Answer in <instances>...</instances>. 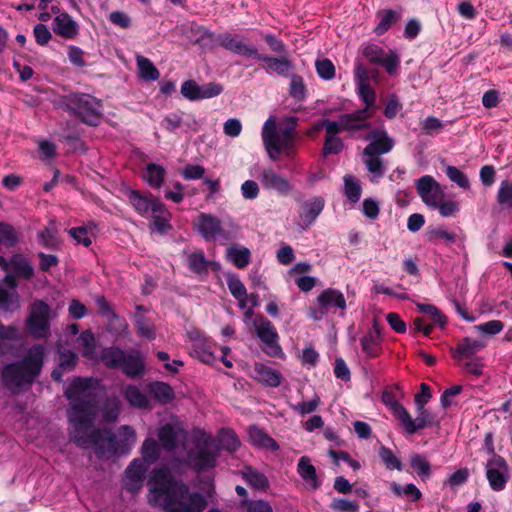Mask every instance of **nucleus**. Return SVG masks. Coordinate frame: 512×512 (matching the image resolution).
Here are the masks:
<instances>
[{
	"label": "nucleus",
	"mask_w": 512,
	"mask_h": 512,
	"mask_svg": "<svg viewBox=\"0 0 512 512\" xmlns=\"http://www.w3.org/2000/svg\"><path fill=\"white\" fill-rule=\"evenodd\" d=\"M399 421L401 422L405 432L409 435H413L417 431L432 426L433 424V418L425 408H422L421 410L417 409V416L415 419H413L410 413L406 410Z\"/></svg>",
	"instance_id": "20"
},
{
	"label": "nucleus",
	"mask_w": 512,
	"mask_h": 512,
	"mask_svg": "<svg viewBox=\"0 0 512 512\" xmlns=\"http://www.w3.org/2000/svg\"><path fill=\"white\" fill-rule=\"evenodd\" d=\"M297 472L305 482V485L311 490H317L321 482L319 481L316 468L312 465L311 460L307 456H302L297 464Z\"/></svg>",
	"instance_id": "29"
},
{
	"label": "nucleus",
	"mask_w": 512,
	"mask_h": 512,
	"mask_svg": "<svg viewBox=\"0 0 512 512\" xmlns=\"http://www.w3.org/2000/svg\"><path fill=\"white\" fill-rule=\"evenodd\" d=\"M378 453L387 469H396L398 471L402 470V463L400 459L393 453L390 448L381 446Z\"/></svg>",
	"instance_id": "54"
},
{
	"label": "nucleus",
	"mask_w": 512,
	"mask_h": 512,
	"mask_svg": "<svg viewBox=\"0 0 512 512\" xmlns=\"http://www.w3.org/2000/svg\"><path fill=\"white\" fill-rule=\"evenodd\" d=\"M218 438L219 443L204 431H194L193 448L187 452L185 463L198 473L206 472L216 466L220 448L233 452L240 446L237 435L230 429L221 430Z\"/></svg>",
	"instance_id": "3"
},
{
	"label": "nucleus",
	"mask_w": 512,
	"mask_h": 512,
	"mask_svg": "<svg viewBox=\"0 0 512 512\" xmlns=\"http://www.w3.org/2000/svg\"><path fill=\"white\" fill-rule=\"evenodd\" d=\"M325 206V201L322 197H315L311 200L304 201L301 206L299 218L303 228L310 226L317 217L321 214Z\"/></svg>",
	"instance_id": "25"
},
{
	"label": "nucleus",
	"mask_w": 512,
	"mask_h": 512,
	"mask_svg": "<svg viewBox=\"0 0 512 512\" xmlns=\"http://www.w3.org/2000/svg\"><path fill=\"white\" fill-rule=\"evenodd\" d=\"M445 172L450 181L456 183L462 189H469L470 183L467 176L457 167L448 165Z\"/></svg>",
	"instance_id": "57"
},
{
	"label": "nucleus",
	"mask_w": 512,
	"mask_h": 512,
	"mask_svg": "<svg viewBox=\"0 0 512 512\" xmlns=\"http://www.w3.org/2000/svg\"><path fill=\"white\" fill-rule=\"evenodd\" d=\"M254 326L258 337L265 344V353L271 357L283 355L282 348L278 343L279 336L273 324L261 317L259 322H254Z\"/></svg>",
	"instance_id": "14"
},
{
	"label": "nucleus",
	"mask_w": 512,
	"mask_h": 512,
	"mask_svg": "<svg viewBox=\"0 0 512 512\" xmlns=\"http://www.w3.org/2000/svg\"><path fill=\"white\" fill-rule=\"evenodd\" d=\"M139 77L144 81H156L160 78V72L152 61L144 56L136 58Z\"/></svg>",
	"instance_id": "39"
},
{
	"label": "nucleus",
	"mask_w": 512,
	"mask_h": 512,
	"mask_svg": "<svg viewBox=\"0 0 512 512\" xmlns=\"http://www.w3.org/2000/svg\"><path fill=\"white\" fill-rule=\"evenodd\" d=\"M149 392L152 394L153 398L161 404L170 403L175 398L173 388L169 384L161 381L152 382L149 385Z\"/></svg>",
	"instance_id": "38"
},
{
	"label": "nucleus",
	"mask_w": 512,
	"mask_h": 512,
	"mask_svg": "<svg viewBox=\"0 0 512 512\" xmlns=\"http://www.w3.org/2000/svg\"><path fill=\"white\" fill-rule=\"evenodd\" d=\"M187 431L179 421H173L161 425L158 429V439L161 447L167 452L175 451L179 443L185 441Z\"/></svg>",
	"instance_id": "13"
},
{
	"label": "nucleus",
	"mask_w": 512,
	"mask_h": 512,
	"mask_svg": "<svg viewBox=\"0 0 512 512\" xmlns=\"http://www.w3.org/2000/svg\"><path fill=\"white\" fill-rule=\"evenodd\" d=\"M147 466L141 459H134L125 470V486L128 491L135 492L142 486Z\"/></svg>",
	"instance_id": "23"
},
{
	"label": "nucleus",
	"mask_w": 512,
	"mask_h": 512,
	"mask_svg": "<svg viewBox=\"0 0 512 512\" xmlns=\"http://www.w3.org/2000/svg\"><path fill=\"white\" fill-rule=\"evenodd\" d=\"M377 17L379 19V22L376 25L374 32L378 36H381L384 33H386L390 29L392 24L395 23L401 17V13L388 9L378 12Z\"/></svg>",
	"instance_id": "43"
},
{
	"label": "nucleus",
	"mask_w": 512,
	"mask_h": 512,
	"mask_svg": "<svg viewBox=\"0 0 512 512\" xmlns=\"http://www.w3.org/2000/svg\"><path fill=\"white\" fill-rule=\"evenodd\" d=\"M77 360L78 357L73 351L69 349L60 350L58 368L52 371V378L57 382H61L63 374L72 371L77 364Z\"/></svg>",
	"instance_id": "30"
},
{
	"label": "nucleus",
	"mask_w": 512,
	"mask_h": 512,
	"mask_svg": "<svg viewBox=\"0 0 512 512\" xmlns=\"http://www.w3.org/2000/svg\"><path fill=\"white\" fill-rule=\"evenodd\" d=\"M226 257L237 268L244 269L250 263L251 252L246 247L233 245L227 248Z\"/></svg>",
	"instance_id": "36"
},
{
	"label": "nucleus",
	"mask_w": 512,
	"mask_h": 512,
	"mask_svg": "<svg viewBox=\"0 0 512 512\" xmlns=\"http://www.w3.org/2000/svg\"><path fill=\"white\" fill-rule=\"evenodd\" d=\"M180 92L189 101H199L220 95L223 86L216 82H209L199 85L195 80H186L182 83Z\"/></svg>",
	"instance_id": "12"
},
{
	"label": "nucleus",
	"mask_w": 512,
	"mask_h": 512,
	"mask_svg": "<svg viewBox=\"0 0 512 512\" xmlns=\"http://www.w3.org/2000/svg\"><path fill=\"white\" fill-rule=\"evenodd\" d=\"M262 140L265 149L272 159H277L280 152L291 156L294 147V135L292 129L277 130L276 120L270 116L262 128Z\"/></svg>",
	"instance_id": "7"
},
{
	"label": "nucleus",
	"mask_w": 512,
	"mask_h": 512,
	"mask_svg": "<svg viewBox=\"0 0 512 512\" xmlns=\"http://www.w3.org/2000/svg\"><path fill=\"white\" fill-rule=\"evenodd\" d=\"M258 178L266 189L275 190L282 195H288L292 191V185L288 179L273 169H263Z\"/></svg>",
	"instance_id": "21"
},
{
	"label": "nucleus",
	"mask_w": 512,
	"mask_h": 512,
	"mask_svg": "<svg viewBox=\"0 0 512 512\" xmlns=\"http://www.w3.org/2000/svg\"><path fill=\"white\" fill-rule=\"evenodd\" d=\"M486 477L492 490H504L510 478L506 460L493 454L486 464Z\"/></svg>",
	"instance_id": "11"
},
{
	"label": "nucleus",
	"mask_w": 512,
	"mask_h": 512,
	"mask_svg": "<svg viewBox=\"0 0 512 512\" xmlns=\"http://www.w3.org/2000/svg\"><path fill=\"white\" fill-rule=\"evenodd\" d=\"M321 128L325 129L326 136L336 137L339 132L345 131L344 127L342 126L341 115L339 116L338 121L322 119L319 123L316 124V129H321Z\"/></svg>",
	"instance_id": "62"
},
{
	"label": "nucleus",
	"mask_w": 512,
	"mask_h": 512,
	"mask_svg": "<svg viewBox=\"0 0 512 512\" xmlns=\"http://www.w3.org/2000/svg\"><path fill=\"white\" fill-rule=\"evenodd\" d=\"M486 346V342L481 340L471 339L469 337L464 338L453 350V357L457 361L462 359H470L474 354L483 349Z\"/></svg>",
	"instance_id": "31"
},
{
	"label": "nucleus",
	"mask_w": 512,
	"mask_h": 512,
	"mask_svg": "<svg viewBox=\"0 0 512 512\" xmlns=\"http://www.w3.org/2000/svg\"><path fill=\"white\" fill-rule=\"evenodd\" d=\"M148 486L149 503L162 507L164 512H202L206 506L204 497L176 481L168 467L153 470Z\"/></svg>",
	"instance_id": "2"
},
{
	"label": "nucleus",
	"mask_w": 512,
	"mask_h": 512,
	"mask_svg": "<svg viewBox=\"0 0 512 512\" xmlns=\"http://www.w3.org/2000/svg\"><path fill=\"white\" fill-rule=\"evenodd\" d=\"M189 337L191 340H193V352L201 362L206 364H212L216 361V356L210 350L209 346L201 338L199 332H190Z\"/></svg>",
	"instance_id": "32"
},
{
	"label": "nucleus",
	"mask_w": 512,
	"mask_h": 512,
	"mask_svg": "<svg viewBox=\"0 0 512 512\" xmlns=\"http://www.w3.org/2000/svg\"><path fill=\"white\" fill-rule=\"evenodd\" d=\"M504 328V323L500 320H490L488 322L474 326V329L483 335L494 336L500 333Z\"/></svg>",
	"instance_id": "59"
},
{
	"label": "nucleus",
	"mask_w": 512,
	"mask_h": 512,
	"mask_svg": "<svg viewBox=\"0 0 512 512\" xmlns=\"http://www.w3.org/2000/svg\"><path fill=\"white\" fill-rule=\"evenodd\" d=\"M497 202L502 208H512V181L504 180L500 183L497 192Z\"/></svg>",
	"instance_id": "53"
},
{
	"label": "nucleus",
	"mask_w": 512,
	"mask_h": 512,
	"mask_svg": "<svg viewBox=\"0 0 512 512\" xmlns=\"http://www.w3.org/2000/svg\"><path fill=\"white\" fill-rule=\"evenodd\" d=\"M123 395L127 402L137 409H152L148 396L135 385H127Z\"/></svg>",
	"instance_id": "33"
},
{
	"label": "nucleus",
	"mask_w": 512,
	"mask_h": 512,
	"mask_svg": "<svg viewBox=\"0 0 512 512\" xmlns=\"http://www.w3.org/2000/svg\"><path fill=\"white\" fill-rule=\"evenodd\" d=\"M344 193L345 196L353 203H356L361 198V185L358 179L352 175L344 177Z\"/></svg>",
	"instance_id": "50"
},
{
	"label": "nucleus",
	"mask_w": 512,
	"mask_h": 512,
	"mask_svg": "<svg viewBox=\"0 0 512 512\" xmlns=\"http://www.w3.org/2000/svg\"><path fill=\"white\" fill-rule=\"evenodd\" d=\"M44 359V347H31L25 357L18 362L8 364L0 372L2 384L12 393H18L30 386L40 374Z\"/></svg>",
	"instance_id": "4"
},
{
	"label": "nucleus",
	"mask_w": 512,
	"mask_h": 512,
	"mask_svg": "<svg viewBox=\"0 0 512 512\" xmlns=\"http://www.w3.org/2000/svg\"><path fill=\"white\" fill-rule=\"evenodd\" d=\"M382 402L398 420H400L401 416L406 411V408L397 400L395 393L391 389L383 391Z\"/></svg>",
	"instance_id": "49"
},
{
	"label": "nucleus",
	"mask_w": 512,
	"mask_h": 512,
	"mask_svg": "<svg viewBox=\"0 0 512 512\" xmlns=\"http://www.w3.org/2000/svg\"><path fill=\"white\" fill-rule=\"evenodd\" d=\"M166 174V170L162 165L149 163L144 173V179L149 186L159 189L163 182Z\"/></svg>",
	"instance_id": "44"
},
{
	"label": "nucleus",
	"mask_w": 512,
	"mask_h": 512,
	"mask_svg": "<svg viewBox=\"0 0 512 512\" xmlns=\"http://www.w3.org/2000/svg\"><path fill=\"white\" fill-rule=\"evenodd\" d=\"M254 378L269 387H277L281 383V375L277 371L263 365L256 364L254 367Z\"/></svg>",
	"instance_id": "34"
},
{
	"label": "nucleus",
	"mask_w": 512,
	"mask_h": 512,
	"mask_svg": "<svg viewBox=\"0 0 512 512\" xmlns=\"http://www.w3.org/2000/svg\"><path fill=\"white\" fill-rule=\"evenodd\" d=\"M124 353L125 351L118 347H107L102 350L100 358L106 367L117 369L125 359Z\"/></svg>",
	"instance_id": "42"
},
{
	"label": "nucleus",
	"mask_w": 512,
	"mask_h": 512,
	"mask_svg": "<svg viewBox=\"0 0 512 512\" xmlns=\"http://www.w3.org/2000/svg\"><path fill=\"white\" fill-rule=\"evenodd\" d=\"M64 107L90 126H97L101 120V102L92 95L71 93L62 98Z\"/></svg>",
	"instance_id": "6"
},
{
	"label": "nucleus",
	"mask_w": 512,
	"mask_h": 512,
	"mask_svg": "<svg viewBox=\"0 0 512 512\" xmlns=\"http://www.w3.org/2000/svg\"><path fill=\"white\" fill-rule=\"evenodd\" d=\"M151 214L153 218L152 225L157 232L165 234L172 229L170 224L171 214L162 202L156 204V209Z\"/></svg>",
	"instance_id": "35"
},
{
	"label": "nucleus",
	"mask_w": 512,
	"mask_h": 512,
	"mask_svg": "<svg viewBox=\"0 0 512 512\" xmlns=\"http://www.w3.org/2000/svg\"><path fill=\"white\" fill-rule=\"evenodd\" d=\"M50 307L41 300L32 304L27 327L35 338H46L49 335Z\"/></svg>",
	"instance_id": "10"
},
{
	"label": "nucleus",
	"mask_w": 512,
	"mask_h": 512,
	"mask_svg": "<svg viewBox=\"0 0 512 512\" xmlns=\"http://www.w3.org/2000/svg\"><path fill=\"white\" fill-rule=\"evenodd\" d=\"M371 117L370 113H366L365 110H356L352 113L342 114V126L345 131L353 133L359 130L369 129L371 123L368 119Z\"/></svg>",
	"instance_id": "26"
},
{
	"label": "nucleus",
	"mask_w": 512,
	"mask_h": 512,
	"mask_svg": "<svg viewBox=\"0 0 512 512\" xmlns=\"http://www.w3.org/2000/svg\"><path fill=\"white\" fill-rule=\"evenodd\" d=\"M124 358L120 368L126 376L138 378L145 374L146 366L139 350H131L128 353L125 352Z\"/></svg>",
	"instance_id": "22"
},
{
	"label": "nucleus",
	"mask_w": 512,
	"mask_h": 512,
	"mask_svg": "<svg viewBox=\"0 0 512 512\" xmlns=\"http://www.w3.org/2000/svg\"><path fill=\"white\" fill-rule=\"evenodd\" d=\"M215 41L219 46L235 54L250 58L258 56V51L253 45L247 44L229 33L218 35Z\"/></svg>",
	"instance_id": "18"
},
{
	"label": "nucleus",
	"mask_w": 512,
	"mask_h": 512,
	"mask_svg": "<svg viewBox=\"0 0 512 512\" xmlns=\"http://www.w3.org/2000/svg\"><path fill=\"white\" fill-rule=\"evenodd\" d=\"M78 345L82 348V355L85 358L93 359L96 354V339L94 334L86 330L82 332L78 339H77Z\"/></svg>",
	"instance_id": "47"
},
{
	"label": "nucleus",
	"mask_w": 512,
	"mask_h": 512,
	"mask_svg": "<svg viewBox=\"0 0 512 512\" xmlns=\"http://www.w3.org/2000/svg\"><path fill=\"white\" fill-rule=\"evenodd\" d=\"M141 455V460L146 465L155 463L160 455V446L157 441L153 438L145 439L141 447Z\"/></svg>",
	"instance_id": "45"
},
{
	"label": "nucleus",
	"mask_w": 512,
	"mask_h": 512,
	"mask_svg": "<svg viewBox=\"0 0 512 512\" xmlns=\"http://www.w3.org/2000/svg\"><path fill=\"white\" fill-rule=\"evenodd\" d=\"M363 55L371 64L384 67L390 75H393L399 67L398 55L393 51L387 53L378 45H367L363 49Z\"/></svg>",
	"instance_id": "16"
},
{
	"label": "nucleus",
	"mask_w": 512,
	"mask_h": 512,
	"mask_svg": "<svg viewBox=\"0 0 512 512\" xmlns=\"http://www.w3.org/2000/svg\"><path fill=\"white\" fill-rule=\"evenodd\" d=\"M390 489L395 496L407 497L411 501H418L422 498L421 491L412 483L403 487L397 482H391Z\"/></svg>",
	"instance_id": "48"
},
{
	"label": "nucleus",
	"mask_w": 512,
	"mask_h": 512,
	"mask_svg": "<svg viewBox=\"0 0 512 512\" xmlns=\"http://www.w3.org/2000/svg\"><path fill=\"white\" fill-rule=\"evenodd\" d=\"M346 307L344 294L337 289L327 288L320 292L315 306L310 308L309 315L313 320L319 321L329 312L335 313L336 310H340L343 314Z\"/></svg>",
	"instance_id": "8"
},
{
	"label": "nucleus",
	"mask_w": 512,
	"mask_h": 512,
	"mask_svg": "<svg viewBox=\"0 0 512 512\" xmlns=\"http://www.w3.org/2000/svg\"><path fill=\"white\" fill-rule=\"evenodd\" d=\"M256 59L265 63V68L269 69L280 76L289 77L291 72L294 70V65L291 60L286 57H270L261 55L258 53Z\"/></svg>",
	"instance_id": "28"
},
{
	"label": "nucleus",
	"mask_w": 512,
	"mask_h": 512,
	"mask_svg": "<svg viewBox=\"0 0 512 512\" xmlns=\"http://www.w3.org/2000/svg\"><path fill=\"white\" fill-rule=\"evenodd\" d=\"M331 508L338 512H358L359 505L355 501L338 498L333 500Z\"/></svg>",
	"instance_id": "64"
},
{
	"label": "nucleus",
	"mask_w": 512,
	"mask_h": 512,
	"mask_svg": "<svg viewBox=\"0 0 512 512\" xmlns=\"http://www.w3.org/2000/svg\"><path fill=\"white\" fill-rule=\"evenodd\" d=\"M126 196L130 205L134 210L141 216H146L152 213L156 209V204L161 201L153 195H144L138 190L129 189L126 192Z\"/></svg>",
	"instance_id": "19"
},
{
	"label": "nucleus",
	"mask_w": 512,
	"mask_h": 512,
	"mask_svg": "<svg viewBox=\"0 0 512 512\" xmlns=\"http://www.w3.org/2000/svg\"><path fill=\"white\" fill-rule=\"evenodd\" d=\"M315 67L320 78L331 80L335 77V66L329 59L317 60Z\"/></svg>",
	"instance_id": "61"
},
{
	"label": "nucleus",
	"mask_w": 512,
	"mask_h": 512,
	"mask_svg": "<svg viewBox=\"0 0 512 512\" xmlns=\"http://www.w3.org/2000/svg\"><path fill=\"white\" fill-rule=\"evenodd\" d=\"M58 230L54 220H51L49 224L38 234L39 242L47 249H58L60 240L57 237Z\"/></svg>",
	"instance_id": "40"
},
{
	"label": "nucleus",
	"mask_w": 512,
	"mask_h": 512,
	"mask_svg": "<svg viewBox=\"0 0 512 512\" xmlns=\"http://www.w3.org/2000/svg\"><path fill=\"white\" fill-rule=\"evenodd\" d=\"M136 327H137L138 333L142 337H145L148 340H153L156 338L155 326L149 319H147L143 316H137L136 317Z\"/></svg>",
	"instance_id": "58"
},
{
	"label": "nucleus",
	"mask_w": 512,
	"mask_h": 512,
	"mask_svg": "<svg viewBox=\"0 0 512 512\" xmlns=\"http://www.w3.org/2000/svg\"><path fill=\"white\" fill-rule=\"evenodd\" d=\"M416 189L422 201L431 209H436L439 201L444 198L440 184L430 175L419 178L416 181Z\"/></svg>",
	"instance_id": "15"
},
{
	"label": "nucleus",
	"mask_w": 512,
	"mask_h": 512,
	"mask_svg": "<svg viewBox=\"0 0 512 512\" xmlns=\"http://www.w3.org/2000/svg\"><path fill=\"white\" fill-rule=\"evenodd\" d=\"M10 271L0 281V309L6 312H13L20 306L19 296L15 291L17 286L16 276L23 279H30L34 269L30 262L21 254H15L10 258Z\"/></svg>",
	"instance_id": "5"
},
{
	"label": "nucleus",
	"mask_w": 512,
	"mask_h": 512,
	"mask_svg": "<svg viewBox=\"0 0 512 512\" xmlns=\"http://www.w3.org/2000/svg\"><path fill=\"white\" fill-rule=\"evenodd\" d=\"M248 436L251 443L257 447L267 448L270 450H277L279 448L274 439L256 426H251L249 428Z\"/></svg>",
	"instance_id": "37"
},
{
	"label": "nucleus",
	"mask_w": 512,
	"mask_h": 512,
	"mask_svg": "<svg viewBox=\"0 0 512 512\" xmlns=\"http://www.w3.org/2000/svg\"><path fill=\"white\" fill-rule=\"evenodd\" d=\"M241 474L243 479L255 489L264 490L269 485L267 477L251 466L244 467Z\"/></svg>",
	"instance_id": "41"
},
{
	"label": "nucleus",
	"mask_w": 512,
	"mask_h": 512,
	"mask_svg": "<svg viewBox=\"0 0 512 512\" xmlns=\"http://www.w3.org/2000/svg\"><path fill=\"white\" fill-rule=\"evenodd\" d=\"M121 409V401L118 397L107 398L102 408L103 419L107 422L117 420Z\"/></svg>",
	"instance_id": "51"
},
{
	"label": "nucleus",
	"mask_w": 512,
	"mask_h": 512,
	"mask_svg": "<svg viewBox=\"0 0 512 512\" xmlns=\"http://www.w3.org/2000/svg\"><path fill=\"white\" fill-rule=\"evenodd\" d=\"M208 261L203 252H195L188 257V266L190 270L197 274L206 273L208 270Z\"/></svg>",
	"instance_id": "56"
},
{
	"label": "nucleus",
	"mask_w": 512,
	"mask_h": 512,
	"mask_svg": "<svg viewBox=\"0 0 512 512\" xmlns=\"http://www.w3.org/2000/svg\"><path fill=\"white\" fill-rule=\"evenodd\" d=\"M362 351L370 358H374L381 353L382 337L376 325L360 339Z\"/></svg>",
	"instance_id": "27"
},
{
	"label": "nucleus",
	"mask_w": 512,
	"mask_h": 512,
	"mask_svg": "<svg viewBox=\"0 0 512 512\" xmlns=\"http://www.w3.org/2000/svg\"><path fill=\"white\" fill-rule=\"evenodd\" d=\"M100 390L98 380L80 377L74 378L66 388L64 394L70 402V440L80 448H93L99 458L127 454L136 442L133 427L123 425L117 435L107 429H92Z\"/></svg>",
	"instance_id": "1"
},
{
	"label": "nucleus",
	"mask_w": 512,
	"mask_h": 512,
	"mask_svg": "<svg viewBox=\"0 0 512 512\" xmlns=\"http://www.w3.org/2000/svg\"><path fill=\"white\" fill-rule=\"evenodd\" d=\"M55 34L66 39H73L79 33V25L68 13H60L52 23Z\"/></svg>",
	"instance_id": "24"
},
{
	"label": "nucleus",
	"mask_w": 512,
	"mask_h": 512,
	"mask_svg": "<svg viewBox=\"0 0 512 512\" xmlns=\"http://www.w3.org/2000/svg\"><path fill=\"white\" fill-rule=\"evenodd\" d=\"M410 464L420 477L428 478L431 475L430 463L424 456L420 454L412 455L410 458Z\"/></svg>",
	"instance_id": "55"
},
{
	"label": "nucleus",
	"mask_w": 512,
	"mask_h": 512,
	"mask_svg": "<svg viewBox=\"0 0 512 512\" xmlns=\"http://www.w3.org/2000/svg\"><path fill=\"white\" fill-rule=\"evenodd\" d=\"M193 225L205 241L219 240L224 244L232 239L231 233L224 229L221 220L213 214L201 213Z\"/></svg>",
	"instance_id": "9"
},
{
	"label": "nucleus",
	"mask_w": 512,
	"mask_h": 512,
	"mask_svg": "<svg viewBox=\"0 0 512 512\" xmlns=\"http://www.w3.org/2000/svg\"><path fill=\"white\" fill-rule=\"evenodd\" d=\"M366 139L370 143L364 148L363 155H382L390 152L395 142L384 129L371 130Z\"/></svg>",
	"instance_id": "17"
},
{
	"label": "nucleus",
	"mask_w": 512,
	"mask_h": 512,
	"mask_svg": "<svg viewBox=\"0 0 512 512\" xmlns=\"http://www.w3.org/2000/svg\"><path fill=\"white\" fill-rule=\"evenodd\" d=\"M357 91L360 99L365 104V107L362 110H365L366 113H370L372 116L377 109L376 93L374 89L370 86V84H362L357 86Z\"/></svg>",
	"instance_id": "46"
},
{
	"label": "nucleus",
	"mask_w": 512,
	"mask_h": 512,
	"mask_svg": "<svg viewBox=\"0 0 512 512\" xmlns=\"http://www.w3.org/2000/svg\"><path fill=\"white\" fill-rule=\"evenodd\" d=\"M363 157L367 170L374 178H381L385 174L386 168L380 155H363Z\"/></svg>",
	"instance_id": "52"
},
{
	"label": "nucleus",
	"mask_w": 512,
	"mask_h": 512,
	"mask_svg": "<svg viewBox=\"0 0 512 512\" xmlns=\"http://www.w3.org/2000/svg\"><path fill=\"white\" fill-rule=\"evenodd\" d=\"M344 148L343 141L339 137L326 136L323 145V154L325 156L330 154H339Z\"/></svg>",
	"instance_id": "63"
},
{
	"label": "nucleus",
	"mask_w": 512,
	"mask_h": 512,
	"mask_svg": "<svg viewBox=\"0 0 512 512\" xmlns=\"http://www.w3.org/2000/svg\"><path fill=\"white\" fill-rule=\"evenodd\" d=\"M290 78H291L290 88H289L290 95L297 100L304 99L305 94H306V88L304 85L303 78L300 75H296V74H291Z\"/></svg>",
	"instance_id": "60"
}]
</instances>
